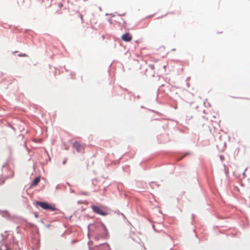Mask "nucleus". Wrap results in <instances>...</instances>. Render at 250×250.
<instances>
[{"instance_id": "f257e3e1", "label": "nucleus", "mask_w": 250, "mask_h": 250, "mask_svg": "<svg viewBox=\"0 0 250 250\" xmlns=\"http://www.w3.org/2000/svg\"><path fill=\"white\" fill-rule=\"evenodd\" d=\"M91 208L94 212L102 216H105L108 214L106 208L104 207H98L96 205H92Z\"/></svg>"}, {"instance_id": "f03ea898", "label": "nucleus", "mask_w": 250, "mask_h": 250, "mask_svg": "<svg viewBox=\"0 0 250 250\" xmlns=\"http://www.w3.org/2000/svg\"><path fill=\"white\" fill-rule=\"evenodd\" d=\"M36 204L44 209L51 211H55L56 209L55 206H52L46 202L38 201L36 202Z\"/></svg>"}, {"instance_id": "7ed1b4c3", "label": "nucleus", "mask_w": 250, "mask_h": 250, "mask_svg": "<svg viewBox=\"0 0 250 250\" xmlns=\"http://www.w3.org/2000/svg\"><path fill=\"white\" fill-rule=\"evenodd\" d=\"M122 39L125 42H130L132 39L131 35L129 33L123 34L121 37Z\"/></svg>"}, {"instance_id": "20e7f679", "label": "nucleus", "mask_w": 250, "mask_h": 250, "mask_svg": "<svg viewBox=\"0 0 250 250\" xmlns=\"http://www.w3.org/2000/svg\"><path fill=\"white\" fill-rule=\"evenodd\" d=\"M73 146L74 148L77 150V151L79 152H82L84 150V147L82 144H80L78 142H75L74 143Z\"/></svg>"}, {"instance_id": "39448f33", "label": "nucleus", "mask_w": 250, "mask_h": 250, "mask_svg": "<svg viewBox=\"0 0 250 250\" xmlns=\"http://www.w3.org/2000/svg\"><path fill=\"white\" fill-rule=\"evenodd\" d=\"M75 20H77L78 22L83 23V19L82 15L79 13H76L73 18V21H75Z\"/></svg>"}, {"instance_id": "423d86ee", "label": "nucleus", "mask_w": 250, "mask_h": 250, "mask_svg": "<svg viewBox=\"0 0 250 250\" xmlns=\"http://www.w3.org/2000/svg\"><path fill=\"white\" fill-rule=\"evenodd\" d=\"M40 177H36L33 181V182L31 184V186H33V187L36 186L40 182Z\"/></svg>"}, {"instance_id": "0eeeda50", "label": "nucleus", "mask_w": 250, "mask_h": 250, "mask_svg": "<svg viewBox=\"0 0 250 250\" xmlns=\"http://www.w3.org/2000/svg\"><path fill=\"white\" fill-rule=\"evenodd\" d=\"M0 250H9L7 246L5 244H2L0 247Z\"/></svg>"}, {"instance_id": "6e6552de", "label": "nucleus", "mask_w": 250, "mask_h": 250, "mask_svg": "<svg viewBox=\"0 0 250 250\" xmlns=\"http://www.w3.org/2000/svg\"><path fill=\"white\" fill-rule=\"evenodd\" d=\"M2 237H3V239L4 240V239H6V237L8 236L9 234H7V232H5L3 234H2Z\"/></svg>"}]
</instances>
